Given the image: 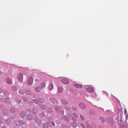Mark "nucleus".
I'll return each mask as SVG.
<instances>
[{
    "label": "nucleus",
    "instance_id": "44",
    "mask_svg": "<svg viewBox=\"0 0 128 128\" xmlns=\"http://www.w3.org/2000/svg\"><path fill=\"white\" fill-rule=\"evenodd\" d=\"M126 120L128 119V114L126 115Z\"/></svg>",
    "mask_w": 128,
    "mask_h": 128
},
{
    "label": "nucleus",
    "instance_id": "18",
    "mask_svg": "<svg viewBox=\"0 0 128 128\" xmlns=\"http://www.w3.org/2000/svg\"><path fill=\"white\" fill-rule=\"evenodd\" d=\"M86 124L87 125V128H92V126L88 124L87 122H86Z\"/></svg>",
    "mask_w": 128,
    "mask_h": 128
},
{
    "label": "nucleus",
    "instance_id": "4",
    "mask_svg": "<svg viewBox=\"0 0 128 128\" xmlns=\"http://www.w3.org/2000/svg\"><path fill=\"white\" fill-rule=\"evenodd\" d=\"M50 102L53 104H58V102L54 98H50Z\"/></svg>",
    "mask_w": 128,
    "mask_h": 128
},
{
    "label": "nucleus",
    "instance_id": "17",
    "mask_svg": "<svg viewBox=\"0 0 128 128\" xmlns=\"http://www.w3.org/2000/svg\"><path fill=\"white\" fill-rule=\"evenodd\" d=\"M27 118L28 120H30L32 118V116L31 115H29L27 116Z\"/></svg>",
    "mask_w": 128,
    "mask_h": 128
},
{
    "label": "nucleus",
    "instance_id": "47",
    "mask_svg": "<svg viewBox=\"0 0 128 128\" xmlns=\"http://www.w3.org/2000/svg\"><path fill=\"white\" fill-rule=\"evenodd\" d=\"M38 79H35V81L36 82H38Z\"/></svg>",
    "mask_w": 128,
    "mask_h": 128
},
{
    "label": "nucleus",
    "instance_id": "11",
    "mask_svg": "<svg viewBox=\"0 0 128 128\" xmlns=\"http://www.w3.org/2000/svg\"><path fill=\"white\" fill-rule=\"evenodd\" d=\"M79 106L82 109H84L86 108L85 105L82 103H80L79 104Z\"/></svg>",
    "mask_w": 128,
    "mask_h": 128
},
{
    "label": "nucleus",
    "instance_id": "42",
    "mask_svg": "<svg viewBox=\"0 0 128 128\" xmlns=\"http://www.w3.org/2000/svg\"><path fill=\"white\" fill-rule=\"evenodd\" d=\"M60 113L61 114H64V111H60Z\"/></svg>",
    "mask_w": 128,
    "mask_h": 128
},
{
    "label": "nucleus",
    "instance_id": "12",
    "mask_svg": "<svg viewBox=\"0 0 128 128\" xmlns=\"http://www.w3.org/2000/svg\"><path fill=\"white\" fill-rule=\"evenodd\" d=\"M53 88V85L52 84H50L48 87V88L49 90H52Z\"/></svg>",
    "mask_w": 128,
    "mask_h": 128
},
{
    "label": "nucleus",
    "instance_id": "26",
    "mask_svg": "<svg viewBox=\"0 0 128 128\" xmlns=\"http://www.w3.org/2000/svg\"><path fill=\"white\" fill-rule=\"evenodd\" d=\"M40 107L41 108L43 109H44L45 108V107L42 105H40Z\"/></svg>",
    "mask_w": 128,
    "mask_h": 128
},
{
    "label": "nucleus",
    "instance_id": "28",
    "mask_svg": "<svg viewBox=\"0 0 128 128\" xmlns=\"http://www.w3.org/2000/svg\"><path fill=\"white\" fill-rule=\"evenodd\" d=\"M19 93L20 94H23L24 91L22 90H19Z\"/></svg>",
    "mask_w": 128,
    "mask_h": 128
},
{
    "label": "nucleus",
    "instance_id": "50",
    "mask_svg": "<svg viewBox=\"0 0 128 128\" xmlns=\"http://www.w3.org/2000/svg\"><path fill=\"white\" fill-rule=\"evenodd\" d=\"M2 90L1 89H0V93H1V92H2Z\"/></svg>",
    "mask_w": 128,
    "mask_h": 128
},
{
    "label": "nucleus",
    "instance_id": "14",
    "mask_svg": "<svg viewBox=\"0 0 128 128\" xmlns=\"http://www.w3.org/2000/svg\"><path fill=\"white\" fill-rule=\"evenodd\" d=\"M58 92L61 93L62 92L63 89L59 87L58 88Z\"/></svg>",
    "mask_w": 128,
    "mask_h": 128
},
{
    "label": "nucleus",
    "instance_id": "32",
    "mask_svg": "<svg viewBox=\"0 0 128 128\" xmlns=\"http://www.w3.org/2000/svg\"><path fill=\"white\" fill-rule=\"evenodd\" d=\"M3 93L5 95H7L8 94V92H7V91L6 90L4 91L3 92Z\"/></svg>",
    "mask_w": 128,
    "mask_h": 128
},
{
    "label": "nucleus",
    "instance_id": "9",
    "mask_svg": "<svg viewBox=\"0 0 128 128\" xmlns=\"http://www.w3.org/2000/svg\"><path fill=\"white\" fill-rule=\"evenodd\" d=\"M41 89L38 86L34 88L35 91L36 92H40Z\"/></svg>",
    "mask_w": 128,
    "mask_h": 128
},
{
    "label": "nucleus",
    "instance_id": "30",
    "mask_svg": "<svg viewBox=\"0 0 128 128\" xmlns=\"http://www.w3.org/2000/svg\"><path fill=\"white\" fill-rule=\"evenodd\" d=\"M12 89L14 90L15 91L16 90V88L15 86H13L12 87Z\"/></svg>",
    "mask_w": 128,
    "mask_h": 128
},
{
    "label": "nucleus",
    "instance_id": "56",
    "mask_svg": "<svg viewBox=\"0 0 128 128\" xmlns=\"http://www.w3.org/2000/svg\"><path fill=\"white\" fill-rule=\"evenodd\" d=\"M7 114V113H5V114Z\"/></svg>",
    "mask_w": 128,
    "mask_h": 128
},
{
    "label": "nucleus",
    "instance_id": "48",
    "mask_svg": "<svg viewBox=\"0 0 128 128\" xmlns=\"http://www.w3.org/2000/svg\"><path fill=\"white\" fill-rule=\"evenodd\" d=\"M10 111L12 113H13L14 112V111L13 110H10Z\"/></svg>",
    "mask_w": 128,
    "mask_h": 128
},
{
    "label": "nucleus",
    "instance_id": "7",
    "mask_svg": "<svg viewBox=\"0 0 128 128\" xmlns=\"http://www.w3.org/2000/svg\"><path fill=\"white\" fill-rule=\"evenodd\" d=\"M108 121L110 124H114V121L111 118H109L108 119Z\"/></svg>",
    "mask_w": 128,
    "mask_h": 128
},
{
    "label": "nucleus",
    "instance_id": "52",
    "mask_svg": "<svg viewBox=\"0 0 128 128\" xmlns=\"http://www.w3.org/2000/svg\"><path fill=\"white\" fill-rule=\"evenodd\" d=\"M36 78H37V79H39V76H37V77H36Z\"/></svg>",
    "mask_w": 128,
    "mask_h": 128
},
{
    "label": "nucleus",
    "instance_id": "19",
    "mask_svg": "<svg viewBox=\"0 0 128 128\" xmlns=\"http://www.w3.org/2000/svg\"><path fill=\"white\" fill-rule=\"evenodd\" d=\"M90 113L92 115H94L95 114V112L93 110H90Z\"/></svg>",
    "mask_w": 128,
    "mask_h": 128
},
{
    "label": "nucleus",
    "instance_id": "55",
    "mask_svg": "<svg viewBox=\"0 0 128 128\" xmlns=\"http://www.w3.org/2000/svg\"><path fill=\"white\" fill-rule=\"evenodd\" d=\"M67 110H69V108H68L67 109Z\"/></svg>",
    "mask_w": 128,
    "mask_h": 128
},
{
    "label": "nucleus",
    "instance_id": "36",
    "mask_svg": "<svg viewBox=\"0 0 128 128\" xmlns=\"http://www.w3.org/2000/svg\"><path fill=\"white\" fill-rule=\"evenodd\" d=\"M72 119L73 121L74 122H76V119L74 117H72Z\"/></svg>",
    "mask_w": 128,
    "mask_h": 128
},
{
    "label": "nucleus",
    "instance_id": "23",
    "mask_svg": "<svg viewBox=\"0 0 128 128\" xmlns=\"http://www.w3.org/2000/svg\"><path fill=\"white\" fill-rule=\"evenodd\" d=\"M19 123V125H22V124H24V121L22 120H21L19 122H18Z\"/></svg>",
    "mask_w": 128,
    "mask_h": 128
},
{
    "label": "nucleus",
    "instance_id": "53",
    "mask_svg": "<svg viewBox=\"0 0 128 128\" xmlns=\"http://www.w3.org/2000/svg\"><path fill=\"white\" fill-rule=\"evenodd\" d=\"M42 114L43 115H44V113H42Z\"/></svg>",
    "mask_w": 128,
    "mask_h": 128
},
{
    "label": "nucleus",
    "instance_id": "49",
    "mask_svg": "<svg viewBox=\"0 0 128 128\" xmlns=\"http://www.w3.org/2000/svg\"><path fill=\"white\" fill-rule=\"evenodd\" d=\"M72 124H74V125H76V123H75L74 122H72Z\"/></svg>",
    "mask_w": 128,
    "mask_h": 128
},
{
    "label": "nucleus",
    "instance_id": "37",
    "mask_svg": "<svg viewBox=\"0 0 128 128\" xmlns=\"http://www.w3.org/2000/svg\"><path fill=\"white\" fill-rule=\"evenodd\" d=\"M23 100L25 102H26L27 101V100L26 98L25 97H23Z\"/></svg>",
    "mask_w": 128,
    "mask_h": 128
},
{
    "label": "nucleus",
    "instance_id": "46",
    "mask_svg": "<svg viewBox=\"0 0 128 128\" xmlns=\"http://www.w3.org/2000/svg\"><path fill=\"white\" fill-rule=\"evenodd\" d=\"M81 125L82 126V127H83L84 128H85V127H84V125H83V124H82V123H81Z\"/></svg>",
    "mask_w": 128,
    "mask_h": 128
},
{
    "label": "nucleus",
    "instance_id": "8",
    "mask_svg": "<svg viewBox=\"0 0 128 128\" xmlns=\"http://www.w3.org/2000/svg\"><path fill=\"white\" fill-rule=\"evenodd\" d=\"M6 82L8 84H11L12 82V80L8 78H6Z\"/></svg>",
    "mask_w": 128,
    "mask_h": 128
},
{
    "label": "nucleus",
    "instance_id": "6",
    "mask_svg": "<svg viewBox=\"0 0 128 128\" xmlns=\"http://www.w3.org/2000/svg\"><path fill=\"white\" fill-rule=\"evenodd\" d=\"M73 85L74 87L77 88H81L82 87V85L79 84H74Z\"/></svg>",
    "mask_w": 128,
    "mask_h": 128
},
{
    "label": "nucleus",
    "instance_id": "5",
    "mask_svg": "<svg viewBox=\"0 0 128 128\" xmlns=\"http://www.w3.org/2000/svg\"><path fill=\"white\" fill-rule=\"evenodd\" d=\"M86 91L89 92H92L94 90L93 88L91 86H90L87 88H86Z\"/></svg>",
    "mask_w": 128,
    "mask_h": 128
},
{
    "label": "nucleus",
    "instance_id": "24",
    "mask_svg": "<svg viewBox=\"0 0 128 128\" xmlns=\"http://www.w3.org/2000/svg\"><path fill=\"white\" fill-rule=\"evenodd\" d=\"M5 122L6 123H7V124H8L10 123V120L9 119H8L5 120Z\"/></svg>",
    "mask_w": 128,
    "mask_h": 128
},
{
    "label": "nucleus",
    "instance_id": "51",
    "mask_svg": "<svg viewBox=\"0 0 128 128\" xmlns=\"http://www.w3.org/2000/svg\"><path fill=\"white\" fill-rule=\"evenodd\" d=\"M18 103H20L21 102V101L20 100H19L18 102Z\"/></svg>",
    "mask_w": 128,
    "mask_h": 128
},
{
    "label": "nucleus",
    "instance_id": "15",
    "mask_svg": "<svg viewBox=\"0 0 128 128\" xmlns=\"http://www.w3.org/2000/svg\"><path fill=\"white\" fill-rule=\"evenodd\" d=\"M49 126V124L47 123L44 124L43 126L44 128H48V126Z\"/></svg>",
    "mask_w": 128,
    "mask_h": 128
},
{
    "label": "nucleus",
    "instance_id": "29",
    "mask_svg": "<svg viewBox=\"0 0 128 128\" xmlns=\"http://www.w3.org/2000/svg\"><path fill=\"white\" fill-rule=\"evenodd\" d=\"M32 113L34 114H35L37 112V111L35 109H33L32 110Z\"/></svg>",
    "mask_w": 128,
    "mask_h": 128
},
{
    "label": "nucleus",
    "instance_id": "16",
    "mask_svg": "<svg viewBox=\"0 0 128 128\" xmlns=\"http://www.w3.org/2000/svg\"><path fill=\"white\" fill-rule=\"evenodd\" d=\"M25 92L26 94L29 95H30L31 94L30 92L28 90H25Z\"/></svg>",
    "mask_w": 128,
    "mask_h": 128
},
{
    "label": "nucleus",
    "instance_id": "1",
    "mask_svg": "<svg viewBox=\"0 0 128 128\" xmlns=\"http://www.w3.org/2000/svg\"><path fill=\"white\" fill-rule=\"evenodd\" d=\"M17 78L19 81L20 82L22 81L23 78V76L22 74L20 73H18L17 75Z\"/></svg>",
    "mask_w": 128,
    "mask_h": 128
},
{
    "label": "nucleus",
    "instance_id": "3",
    "mask_svg": "<svg viewBox=\"0 0 128 128\" xmlns=\"http://www.w3.org/2000/svg\"><path fill=\"white\" fill-rule=\"evenodd\" d=\"M61 82L63 84H69V80L67 79L64 78L61 80Z\"/></svg>",
    "mask_w": 128,
    "mask_h": 128
},
{
    "label": "nucleus",
    "instance_id": "43",
    "mask_svg": "<svg viewBox=\"0 0 128 128\" xmlns=\"http://www.w3.org/2000/svg\"><path fill=\"white\" fill-rule=\"evenodd\" d=\"M79 128V126H76L72 128Z\"/></svg>",
    "mask_w": 128,
    "mask_h": 128
},
{
    "label": "nucleus",
    "instance_id": "41",
    "mask_svg": "<svg viewBox=\"0 0 128 128\" xmlns=\"http://www.w3.org/2000/svg\"><path fill=\"white\" fill-rule=\"evenodd\" d=\"M54 109L55 110H56H56L58 111V110H60V109L58 108L57 107L55 108H54Z\"/></svg>",
    "mask_w": 128,
    "mask_h": 128
},
{
    "label": "nucleus",
    "instance_id": "35",
    "mask_svg": "<svg viewBox=\"0 0 128 128\" xmlns=\"http://www.w3.org/2000/svg\"><path fill=\"white\" fill-rule=\"evenodd\" d=\"M48 112H51L52 111V110L50 108H48Z\"/></svg>",
    "mask_w": 128,
    "mask_h": 128
},
{
    "label": "nucleus",
    "instance_id": "38",
    "mask_svg": "<svg viewBox=\"0 0 128 128\" xmlns=\"http://www.w3.org/2000/svg\"><path fill=\"white\" fill-rule=\"evenodd\" d=\"M80 117L82 120H84V118L83 116H82L80 115Z\"/></svg>",
    "mask_w": 128,
    "mask_h": 128
},
{
    "label": "nucleus",
    "instance_id": "25",
    "mask_svg": "<svg viewBox=\"0 0 128 128\" xmlns=\"http://www.w3.org/2000/svg\"><path fill=\"white\" fill-rule=\"evenodd\" d=\"M38 102L41 103H42L44 102L43 100L41 98H39L38 99Z\"/></svg>",
    "mask_w": 128,
    "mask_h": 128
},
{
    "label": "nucleus",
    "instance_id": "40",
    "mask_svg": "<svg viewBox=\"0 0 128 128\" xmlns=\"http://www.w3.org/2000/svg\"><path fill=\"white\" fill-rule=\"evenodd\" d=\"M62 128H66V126L64 125H62Z\"/></svg>",
    "mask_w": 128,
    "mask_h": 128
},
{
    "label": "nucleus",
    "instance_id": "10",
    "mask_svg": "<svg viewBox=\"0 0 128 128\" xmlns=\"http://www.w3.org/2000/svg\"><path fill=\"white\" fill-rule=\"evenodd\" d=\"M41 89L45 87V84L44 82L41 83L39 86Z\"/></svg>",
    "mask_w": 128,
    "mask_h": 128
},
{
    "label": "nucleus",
    "instance_id": "31",
    "mask_svg": "<svg viewBox=\"0 0 128 128\" xmlns=\"http://www.w3.org/2000/svg\"><path fill=\"white\" fill-rule=\"evenodd\" d=\"M33 101L34 103L36 104H38V103H39V102H38V101L34 99L33 100Z\"/></svg>",
    "mask_w": 128,
    "mask_h": 128
},
{
    "label": "nucleus",
    "instance_id": "22",
    "mask_svg": "<svg viewBox=\"0 0 128 128\" xmlns=\"http://www.w3.org/2000/svg\"><path fill=\"white\" fill-rule=\"evenodd\" d=\"M100 120L102 122H103L104 121V118L103 117H101L100 118Z\"/></svg>",
    "mask_w": 128,
    "mask_h": 128
},
{
    "label": "nucleus",
    "instance_id": "34",
    "mask_svg": "<svg viewBox=\"0 0 128 128\" xmlns=\"http://www.w3.org/2000/svg\"><path fill=\"white\" fill-rule=\"evenodd\" d=\"M73 115L74 117L76 118H77V116L75 113H73Z\"/></svg>",
    "mask_w": 128,
    "mask_h": 128
},
{
    "label": "nucleus",
    "instance_id": "13",
    "mask_svg": "<svg viewBox=\"0 0 128 128\" xmlns=\"http://www.w3.org/2000/svg\"><path fill=\"white\" fill-rule=\"evenodd\" d=\"M48 123L49 124V126H52V125L55 126L53 122H48Z\"/></svg>",
    "mask_w": 128,
    "mask_h": 128
},
{
    "label": "nucleus",
    "instance_id": "45",
    "mask_svg": "<svg viewBox=\"0 0 128 128\" xmlns=\"http://www.w3.org/2000/svg\"><path fill=\"white\" fill-rule=\"evenodd\" d=\"M124 113L125 114H126L127 113V110L126 108H125L124 110Z\"/></svg>",
    "mask_w": 128,
    "mask_h": 128
},
{
    "label": "nucleus",
    "instance_id": "39",
    "mask_svg": "<svg viewBox=\"0 0 128 128\" xmlns=\"http://www.w3.org/2000/svg\"><path fill=\"white\" fill-rule=\"evenodd\" d=\"M9 101V99L8 98H6L5 100V101L6 102H8Z\"/></svg>",
    "mask_w": 128,
    "mask_h": 128
},
{
    "label": "nucleus",
    "instance_id": "57",
    "mask_svg": "<svg viewBox=\"0 0 128 128\" xmlns=\"http://www.w3.org/2000/svg\"><path fill=\"white\" fill-rule=\"evenodd\" d=\"M1 122V121H0V122Z\"/></svg>",
    "mask_w": 128,
    "mask_h": 128
},
{
    "label": "nucleus",
    "instance_id": "21",
    "mask_svg": "<svg viewBox=\"0 0 128 128\" xmlns=\"http://www.w3.org/2000/svg\"><path fill=\"white\" fill-rule=\"evenodd\" d=\"M35 119L36 122L37 123H39L40 122V120L38 118H36Z\"/></svg>",
    "mask_w": 128,
    "mask_h": 128
},
{
    "label": "nucleus",
    "instance_id": "33",
    "mask_svg": "<svg viewBox=\"0 0 128 128\" xmlns=\"http://www.w3.org/2000/svg\"><path fill=\"white\" fill-rule=\"evenodd\" d=\"M120 128H126L125 126L121 125L120 127Z\"/></svg>",
    "mask_w": 128,
    "mask_h": 128
},
{
    "label": "nucleus",
    "instance_id": "27",
    "mask_svg": "<svg viewBox=\"0 0 128 128\" xmlns=\"http://www.w3.org/2000/svg\"><path fill=\"white\" fill-rule=\"evenodd\" d=\"M20 115L22 117H24V112H21L20 114Z\"/></svg>",
    "mask_w": 128,
    "mask_h": 128
},
{
    "label": "nucleus",
    "instance_id": "2",
    "mask_svg": "<svg viewBox=\"0 0 128 128\" xmlns=\"http://www.w3.org/2000/svg\"><path fill=\"white\" fill-rule=\"evenodd\" d=\"M33 79L32 77H29L28 79L27 83L29 85H31L33 83Z\"/></svg>",
    "mask_w": 128,
    "mask_h": 128
},
{
    "label": "nucleus",
    "instance_id": "20",
    "mask_svg": "<svg viewBox=\"0 0 128 128\" xmlns=\"http://www.w3.org/2000/svg\"><path fill=\"white\" fill-rule=\"evenodd\" d=\"M61 102L62 104H68V102L66 101L63 100H62Z\"/></svg>",
    "mask_w": 128,
    "mask_h": 128
},
{
    "label": "nucleus",
    "instance_id": "54",
    "mask_svg": "<svg viewBox=\"0 0 128 128\" xmlns=\"http://www.w3.org/2000/svg\"><path fill=\"white\" fill-rule=\"evenodd\" d=\"M5 111L4 110L3 111V112L4 113V111Z\"/></svg>",
    "mask_w": 128,
    "mask_h": 128
},
{
    "label": "nucleus",
    "instance_id": "58",
    "mask_svg": "<svg viewBox=\"0 0 128 128\" xmlns=\"http://www.w3.org/2000/svg\"><path fill=\"white\" fill-rule=\"evenodd\" d=\"M16 125H17V124H16Z\"/></svg>",
    "mask_w": 128,
    "mask_h": 128
}]
</instances>
